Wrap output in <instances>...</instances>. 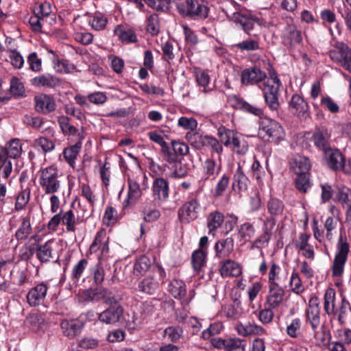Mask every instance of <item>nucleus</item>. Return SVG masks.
<instances>
[{
  "instance_id": "obj_1",
  "label": "nucleus",
  "mask_w": 351,
  "mask_h": 351,
  "mask_svg": "<svg viewBox=\"0 0 351 351\" xmlns=\"http://www.w3.org/2000/svg\"><path fill=\"white\" fill-rule=\"evenodd\" d=\"M179 14L184 18L203 21L208 16L209 8L195 0H184L177 4Z\"/></svg>"
},
{
  "instance_id": "obj_2",
  "label": "nucleus",
  "mask_w": 351,
  "mask_h": 351,
  "mask_svg": "<svg viewBox=\"0 0 351 351\" xmlns=\"http://www.w3.org/2000/svg\"><path fill=\"white\" fill-rule=\"evenodd\" d=\"M260 132H265L263 138L271 142L278 143L284 138V130L276 121L269 118H261L259 121Z\"/></svg>"
},
{
  "instance_id": "obj_3",
  "label": "nucleus",
  "mask_w": 351,
  "mask_h": 351,
  "mask_svg": "<svg viewBox=\"0 0 351 351\" xmlns=\"http://www.w3.org/2000/svg\"><path fill=\"white\" fill-rule=\"evenodd\" d=\"M58 178V169L52 166L41 171L39 183L45 194L54 193L58 191L60 182Z\"/></svg>"
},
{
  "instance_id": "obj_4",
  "label": "nucleus",
  "mask_w": 351,
  "mask_h": 351,
  "mask_svg": "<svg viewBox=\"0 0 351 351\" xmlns=\"http://www.w3.org/2000/svg\"><path fill=\"white\" fill-rule=\"evenodd\" d=\"M231 20L239 24L243 32L248 36H256L252 34L254 28V23L261 25V20L250 12H235L232 14Z\"/></svg>"
},
{
  "instance_id": "obj_5",
  "label": "nucleus",
  "mask_w": 351,
  "mask_h": 351,
  "mask_svg": "<svg viewBox=\"0 0 351 351\" xmlns=\"http://www.w3.org/2000/svg\"><path fill=\"white\" fill-rule=\"evenodd\" d=\"M189 153V146L180 141L172 140L171 146L168 145L167 151H165L163 156L167 162L170 164L180 163L182 158Z\"/></svg>"
},
{
  "instance_id": "obj_6",
  "label": "nucleus",
  "mask_w": 351,
  "mask_h": 351,
  "mask_svg": "<svg viewBox=\"0 0 351 351\" xmlns=\"http://www.w3.org/2000/svg\"><path fill=\"white\" fill-rule=\"evenodd\" d=\"M350 247L348 243H338L337 251L332 267V276L340 277L343 274L344 266L347 261Z\"/></svg>"
},
{
  "instance_id": "obj_7",
  "label": "nucleus",
  "mask_w": 351,
  "mask_h": 351,
  "mask_svg": "<svg viewBox=\"0 0 351 351\" xmlns=\"http://www.w3.org/2000/svg\"><path fill=\"white\" fill-rule=\"evenodd\" d=\"M208 234L213 239H218L217 241H228V238L223 239L219 238V232L224 221V216L219 211L215 210L210 213L206 218Z\"/></svg>"
},
{
  "instance_id": "obj_8",
  "label": "nucleus",
  "mask_w": 351,
  "mask_h": 351,
  "mask_svg": "<svg viewBox=\"0 0 351 351\" xmlns=\"http://www.w3.org/2000/svg\"><path fill=\"white\" fill-rule=\"evenodd\" d=\"M290 112L301 120L310 117L309 106L304 99L298 94H294L289 102Z\"/></svg>"
},
{
  "instance_id": "obj_9",
  "label": "nucleus",
  "mask_w": 351,
  "mask_h": 351,
  "mask_svg": "<svg viewBox=\"0 0 351 351\" xmlns=\"http://www.w3.org/2000/svg\"><path fill=\"white\" fill-rule=\"evenodd\" d=\"M34 109L40 114H47L53 112L56 108V104L52 95L41 93L34 96Z\"/></svg>"
},
{
  "instance_id": "obj_10",
  "label": "nucleus",
  "mask_w": 351,
  "mask_h": 351,
  "mask_svg": "<svg viewBox=\"0 0 351 351\" xmlns=\"http://www.w3.org/2000/svg\"><path fill=\"white\" fill-rule=\"evenodd\" d=\"M306 322L311 325L314 331L320 324V308L317 297H312L308 301V306L306 310Z\"/></svg>"
},
{
  "instance_id": "obj_11",
  "label": "nucleus",
  "mask_w": 351,
  "mask_h": 351,
  "mask_svg": "<svg viewBox=\"0 0 351 351\" xmlns=\"http://www.w3.org/2000/svg\"><path fill=\"white\" fill-rule=\"evenodd\" d=\"M266 77V73L259 67L254 66L243 70L241 82L245 86L254 85L263 82Z\"/></svg>"
},
{
  "instance_id": "obj_12",
  "label": "nucleus",
  "mask_w": 351,
  "mask_h": 351,
  "mask_svg": "<svg viewBox=\"0 0 351 351\" xmlns=\"http://www.w3.org/2000/svg\"><path fill=\"white\" fill-rule=\"evenodd\" d=\"M329 55L333 61L341 62V66L351 73V49L346 45L339 44Z\"/></svg>"
},
{
  "instance_id": "obj_13",
  "label": "nucleus",
  "mask_w": 351,
  "mask_h": 351,
  "mask_svg": "<svg viewBox=\"0 0 351 351\" xmlns=\"http://www.w3.org/2000/svg\"><path fill=\"white\" fill-rule=\"evenodd\" d=\"M330 138V134L327 128L321 126L315 128L311 140L318 149L325 152L331 148L329 143Z\"/></svg>"
},
{
  "instance_id": "obj_14",
  "label": "nucleus",
  "mask_w": 351,
  "mask_h": 351,
  "mask_svg": "<svg viewBox=\"0 0 351 351\" xmlns=\"http://www.w3.org/2000/svg\"><path fill=\"white\" fill-rule=\"evenodd\" d=\"M48 287L47 284L42 282L32 287L27 294V302L30 306H38L44 302Z\"/></svg>"
},
{
  "instance_id": "obj_15",
  "label": "nucleus",
  "mask_w": 351,
  "mask_h": 351,
  "mask_svg": "<svg viewBox=\"0 0 351 351\" xmlns=\"http://www.w3.org/2000/svg\"><path fill=\"white\" fill-rule=\"evenodd\" d=\"M285 295L284 289L278 284L269 285L265 305L271 307V308H276L282 303Z\"/></svg>"
},
{
  "instance_id": "obj_16",
  "label": "nucleus",
  "mask_w": 351,
  "mask_h": 351,
  "mask_svg": "<svg viewBox=\"0 0 351 351\" xmlns=\"http://www.w3.org/2000/svg\"><path fill=\"white\" fill-rule=\"evenodd\" d=\"M123 314V308L119 304L110 306L108 308L99 313L98 319L106 324H115Z\"/></svg>"
},
{
  "instance_id": "obj_17",
  "label": "nucleus",
  "mask_w": 351,
  "mask_h": 351,
  "mask_svg": "<svg viewBox=\"0 0 351 351\" xmlns=\"http://www.w3.org/2000/svg\"><path fill=\"white\" fill-rule=\"evenodd\" d=\"M265 88L263 90L265 101L271 110H277L280 106L278 101L279 88L278 86L271 84L269 81H267L264 84Z\"/></svg>"
},
{
  "instance_id": "obj_18",
  "label": "nucleus",
  "mask_w": 351,
  "mask_h": 351,
  "mask_svg": "<svg viewBox=\"0 0 351 351\" xmlns=\"http://www.w3.org/2000/svg\"><path fill=\"white\" fill-rule=\"evenodd\" d=\"M327 166L334 171H341L343 167L345 157L337 149L330 148L324 152Z\"/></svg>"
},
{
  "instance_id": "obj_19",
  "label": "nucleus",
  "mask_w": 351,
  "mask_h": 351,
  "mask_svg": "<svg viewBox=\"0 0 351 351\" xmlns=\"http://www.w3.org/2000/svg\"><path fill=\"white\" fill-rule=\"evenodd\" d=\"M235 329L237 333L243 337L267 335V330L254 322L238 323Z\"/></svg>"
},
{
  "instance_id": "obj_20",
  "label": "nucleus",
  "mask_w": 351,
  "mask_h": 351,
  "mask_svg": "<svg viewBox=\"0 0 351 351\" xmlns=\"http://www.w3.org/2000/svg\"><path fill=\"white\" fill-rule=\"evenodd\" d=\"M351 312V305L349 301L343 295H340L338 300L337 308L334 311L332 316H334L340 325H345L347 322L349 313Z\"/></svg>"
},
{
  "instance_id": "obj_21",
  "label": "nucleus",
  "mask_w": 351,
  "mask_h": 351,
  "mask_svg": "<svg viewBox=\"0 0 351 351\" xmlns=\"http://www.w3.org/2000/svg\"><path fill=\"white\" fill-rule=\"evenodd\" d=\"M219 270L223 278L238 277L242 273L241 266L230 259L220 262Z\"/></svg>"
},
{
  "instance_id": "obj_22",
  "label": "nucleus",
  "mask_w": 351,
  "mask_h": 351,
  "mask_svg": "<svg viewBox=\"0 0 351 351\" xmlns=\"http://www.w3.org/2000/svg\"><path fill=\"white\" fill-rule=\"evenodd\" d=\"M78 141L73 145L64 149L63 152L66 161L71 166L75 165V160L82 148V140L84 138V130L82 128L81 132L77 134Z\"/></svg>"
},
{
  "instance_id": "obj_23",
  "label": "nucleus",
  "mask_w": 351,
  "mask_h": 351,
  "mask_svg": "<svg viewBox=\"0 0 351 351\" xmlns=\"http://www.w3.org/2000/svg\"><path fill=\"white\" fill-rule=\"evenodd\" d=\"M199 204L196 199H192L186 202L178 211L180 218L189 222L191 220H194L197 217V210Z\"/></svg>"
},
{
  "instance_id": "obj_24",
  "label": "nucleus",
  "mask_w": 351,
  "mask_h": 351,
  "mask_svg": "<svg viewBox=\"0 0 351 351\" xmlns=\"http://www.w3.org/2000/svg\"><path fill=\"white\" fill-rule=\"evenodd\" d=\"M302 37L301 32L297 29L294 25H287L283 35V44L288 47H293L295 45L302 43Z\"/></svg>"
},
{
  "instance_id": "obj_25",
  "label": "nucleus",
  "mask_w": 351,
  "mask_h": 351,
  "mask_svg": "<svg viewBox=\"0 0 351 351\" xmlns=\"http://www.w3.org/2000/svg\"><path fill=\"white\" fill-rule=\"evenodd\" d=\"M36 250L37 258L42 262L49 261L52 257V250L47 243H45L43 245L37 246L36 247H29L28 252L23 254L24 258H29L34 253V250Z\"/></svg>"
},
{
  "instance_id": "obj_26",
  "label": "nucleus",
  "mask_w": 351,
  "mask_h": 351,
  "mask_svg": "<svg viewBox=\"0 0 351 351\" xmlns=\"http://www.w3.org/2000/svg\"><path fill=\"white\" fill-rule=\"evenodd\" d=\"M231 99L234 101V108L236 109L251 113L260 118L263 115V110L261 108L250 104L243 98L236 95H232Z\"/></svg>"
},
{
  "instance_id": "obj_27",
  "label": "nucleus",
  "mask_w": 351,
  "mask_h": 351,
  "mask_svg": "<svg viewBox=\"0 0 351 351\" xmlns=\"http://www.w3.org/2000/svg\"><path fill=\"white\" fill-rule=\"evenodd\" d=\"M267 208L269 214V217L278 219L282 221L284 220L285 204L282 201L278 198L272 197L268 201Z\"/></svg>"
},
{
  "instance_id": "obj_28",
  "label": "nucleus",
  "mask_w": 351,
  "mask_h": 351,
  "mask_svg": "<svg viewBox=\"0 0 351 351\" xmlns=\"http://www.w3.org/2000/svg\"><path fill=\"white\" fill-rule=\"evenodd\" d=\"M207 243H199L198 250L192 254V266L194 270L199 271L206 263Z\"/></svg>"
},
{
  "instance_id": "obj_29",
  "label": "nucleus",
  "mask_w": 351,
  "mask_h": 351,
  "mask_svg": "<svg viewBox=\"0 0 351 351\" xmlns=\"http://www.w3.org/2000/svg\"><path fill=\"white\" fill-rule=\"evenodd\" d=\"M324 310L328 316H332L334 311L337 308V302L336 299V291L332 288H328L324 295Z\"/></svg>"
},
{
  "instance_id": "obj_30",
  "label": "nucleus",
  "mask_w": 351,
  "mask_h": 351,
  "mask_svg": "<svg viewBox=\"0 0 351 351\" xmlns=\"http://www.w3.org/2000/svg\"><path fill=\"white\" fill-rule=\"evenodd\" d=\"M233 180L232 188L234 191L237 190L239 192L247 191L250 180L245 175L241 166H239L235 171Z\"/></svg>"
},
{
  "instance_id": "obj_31",
  "label": "nucleus",
  "mask_w": 351,
  "mask_h": 351,
  "mask_svg": "<svg viewBox=\"0 0 351 351\" xmlns=\"http://www.w3.org/2000/svg\"><path fill=\"white\" fill-rule=\"evenodd\" d=\"M32 84L35 86H44L53 88L59 85L60 81L56 77L50 74L41 75L34 77L32 80Z\"/></svg>"
},
{
  "instance_id": "obj_32",
  "label": "nucleus",
  "mask_w": 351,
  "mask_h": 351,
  "mask_svg": "<svg viewBox=\"0 0 351 351\" xmlns=\"http://www.w3.org/2000/svg\"><path fill=\"white\" fill-rule=\"evenodd\" d=\"M82 323L77 320H64L61 323V328L64 335L69 337H73L81 331Z\"/></svg>"
},
{
  "instance_id": "obj_33",
  "label": "nucleus",
  "mask_w": 351,
  "mask_h": 351,
  "mask_svg": "<svg viewBox=\"0 0 351 351\" xmlns=\"http://www.w3.org/2000/svg\"><path fill=\"white\" fill-rule=\"evenodd\" d=\"M283 221L267 217L264 221V241H269L271 239L272 235L275 234L278 230L280 222Z\"/></svg>"
},
{
  "instance_id": "obj_34",
  "label": "nucleus",
  "mask_w": 351,
  "mask_h": 351,
  "mask_svg": "<svg viewBox=\"0 0 351 351\" xmlns=\"http://www.w3.org/2000/svg\"><path fill=\"white\" fill-rule=\"evenodd\" d=\"M22 147L19 139L10 141L5 149H2L0 155H3L9 158H16L21 154Z\"/></svg>"
},
{
  "instance_id": "obj_35",
  "label": "nucleus",
  "mask_w": 351,
  "mask_h": 351,
  "mask_svg": "<svg viewBox=\"0 0 351 351\" xmlns=\"http://www.w3.org/2000/svg\"><path fill=\"white\" fill-rule=\"evenodd\" d=\"M168 289L173 297L178 300H183L186 293V285L180 280H171L169 284Z\"/></svg>"
},
{
  "instance_id": "obj_36",
  "label": "nucleus",
  "mask_w": 351,
  "mask_h": 351,
  "mask_svg": "<svg viewBox=\"0 0 351 351\" xmlns=\"http://www.w3.org/2000/svg\"><path fill=\"white\" fill-rule=\"evenodd\" d=\"M153 191L159 199H165L169 194V183L162 178H158L153 183Z\"/></svg>"
},
{
  "instance_id": "obj_37",
  "label": "nucleus",
  "mask_w": 351,
  "mask_h": 351,
  "mask_svg": "<svg viewBox=\"0 0 351 351\" xmlns=\"http://www.w3.org/2000/svg\"><path fill=\"white\" fill-rule=\"evenodd\" d=\"M223 309L226 316L230 319H237L242 314L241 302L238 299H234L232 303L225 305Z\"/></svg>"
},
{
  "instance_id": "obj_38",
  "label": "nucleus",
  "mask_w": 351,
  "mask_h": 351,
  "mask_svg": "<svg viewBox=\"0 0 351 351\" xmlns=\"http://www.w3.org/2000/svg\"><path fill=\"white\" fill-rule=\"evenodd\" d=\"M44 317L38 313H30L25 320V324L32 331H38L44 324Z\"/></svg>"
},
{
  "instance_id": "obj_39",
  "label": "nucleus",
  "mask_w": 351,
  "mask_h": 351,
  "mask_svg": "<svg viewBox=\"0 0 351 351\" xmlns=\"http://www.w3.org/2000/svg\"><path fill=\"white\" fill-rule=\"evenodd\" d=\"M152 265V261L146 256H142L134 263V274L136 276H143Z\"/></svg>"
},
{
  "instance_id": "obj_40",
  "label": "nucleus",
  "mask_w": 351,
  "mask_h": 351,
  "mask_svg": "<svg viewBox=\"0 0 351 351\" xmlns=\"http://www.w3.org/2000/svg\"><path fill=\"white\" fill-rule=\"evenodd\" d=\"M159 287V284L156 280L149 277L144 278L138 284V289L140 291L147 294H154Z\"/></svg>"
},
{
  "instance_id": "obj_41",
  "label": "nucleus",
  "mask_w": 351,
  "mask_h": 351,
  "mask_svg": "<svg viewBox=\"0 0 351 351\" xmlns=\"http://www.w3.org/2000/svg\"><path fill=\"white\" fill-rule=\"evenodd\" d=\"M58 122L64 135H77L80 132L74 125L71 124V119L66 116L59 117Z\"/></svg>"
},
{
  "instance_id": "obj_42",
  "label": "nucleus",
  "mask_w": 351,
  "mask_h": 351,
  "mask_svg": "<svg viewBox=\"0 0 351 351\" xmlns=\"http://www.w3.org/2000/svg\"><path fill=\"white\" fill-rule=\"evenodd\" d=\"M114 34L119 36V39L121 40L122 42H125L126 43L137 42L136 34L131 29L125 30L121 25H119L114 29Z\"/></svg>"
},
{
  "instance_id": "obj_43",
  "label": "nucleus",
  "mask_w": 351,
  "mask_h": 351,
  "mask_svg": "<svg viewBox=\"0 0 351 351\" xmlns=\"http://www.w3.org/2000/svg\"><path fill=\"white\" fill-rule=\"evenodd\" d=\"M204 137L205 136H202L195 131L189 132L186 134V139L190 145L196 149H201L205 146L204 140H206V138H204Z\"/></svg>"
},
{
  "instance_id": "obj_44",
  "label": "nucleus",
  "mask_w": 351,
  "mask_h": 351,
  "mask_svg": "<svg viewBox=\"0 0 351 351\" xmlns=\"http://www.w3.org/2000/svg\"><path fill=\"white\" fill-rule=\"evenodd\" d=\"M294 163L295 165L294 167L295 174L308 173L311 165L307 157L299 156L295 158Z\"/></svg>"
},
{
  "instance_id": "obj_45",
  "label": "nucleus",
  "mask_w": 351,
  "mask_h": 351,
  "mask_svg": "<svg viewBox=\"0 0 351 351\" xmlns=\"http://www.w3.org/2000/svg\"><path fill=\"white\" fill-rule=\"evenodd\" d=\"M351 198V189L345 186H338L334 202L340 203L343 208Z\"/></svg>"
},
{
  "instance_id": "obj_46",
  "label": "nucleus",
  "mask_w": 351,
  "mask_h": 351,
  "mask_svg": "<svg viewBox=\"0 0 351 351\" xmlns=\"http://www.w3.org/2000/svg\"><path fill=\"white\" fill-rule=\"evenodd\" d=\"M128 199L124 203H128L130 200L136 202L141 196L139 184L135 180L128 178Z\"/></svg>"
},
{
  "instance_id": "obj_47",
  "label": "nucleus",
  "mask_w": 351,
  "mask_h": 351,
  "mask_svg": "<svg viewBox=\"0 0 351 351\" xmlns=\"http://www.w3.org/2000/svg\"><path fill=\"white\" fill-rule=\"evenodd\" d=\"M295 180V185L296 189L302 193H305L308 189L311 187L309 174L298 173Z\"/></svg>"
},
{
  "instance_id": "obj_48",
  "label": "nucleus",
  "mask_w": 351,
  "mask_h": 351,
  "mask_svg": "<svg viewBox=\"0 0 351 351\" xmlns=\"http://www.w3.org/2000/svg\"><path fill=\"white\" fill-rule=\"evenodd\" d=\"M289 287L291 291L298 295L302 293L305 290L302 280L299 274L296 272H293L291 274L289 280Z\"/></svg>"
},
{
  "instance_id": "obj_49",
  "label": "nucleus",
  "mask_w": 351,
  "mask_h": 351,
  "mask_svg": "<svg viewBox=\"0 0 351 351\" xmlns=\"http://www.w3.org/2000/svg\"><path fill=\"white\" fill-rule=\"evenodd\" d=\"M217 134L220 141L223 143L225 146H228L231 144V141L234 136L237 134V132L221 125L217 130Z\"/></svg>"
},
{
  "instance_id": "obj_50",
  "label": "nucleus",
  "mask_w": 351,
  "mask_h": 351,
  "mask_svg": "<svg viewBox=\"0 0 351 351\" xmlns=\"http://www.w3.org/2000/svg\"><path fill=\"white\" fill-rule=\"evenodd\" d=\"M322 199L323 202H328L330 199L335 200L336 191L338 185H330L327 183L322 184Z\"/></svg>"
},
{
  "instance_id": "obj_51",
  "label": "nucleus",
  "mask_w": 351,
  "mask_h": 351,
  "mask_svg": "<svg viewBox=\"0 0 351 351\" xmlns=\"http://www.w3.org/2000/svg\"><path fill=\"white\" fill-rule=\"evenodd\" d=\"M30 220L28 217H25L23 220L21 227L16 232V238L17 240L26 239L31 232Z\"/></svg>"
},
{
  "instance_id": "obj_52",
  "label": "nucleus",
  "mask_w": 351,
  "mask_h": 351,
  "mask_svg": "<svg viewBox=\"0 0 351 351\" xmlns=\"http://www.w3.org/2000/svg\"><path fill=\"white\" fill-rule=\"evenodd\" d=\"M30 189L27 188L19 193L15 203V210H21L25 208L29 201Z\"/></svg>"
},
{
  "instance_id": "obj_53",
  "label": "nucleus",
  "mask_w": 351,
  "mask_h": 351,
  "mask_svg": "<svg viewBox=\"0 0 351 351\" xmlns=\"http://www.w3.org/2000/svg\"><path fill=\"white\" fill-rule=\"evenodd\" d=\"M273 309L265 305V308L258 312V318L263 324L266 325L272 322L274 317Z\"/></svg>"
},
{
  "instance_id": "obj_54",
  "label": "nucleus",
  "mask_w": 351,
  "mask_h": 351,
  "mask_svg": "<svg viewBox=\"0 0 351 351\" xmlns=\"http://www.w3.org/2000/svg\"><path fill=\"white\" fill-rule=\"evenodd\" d=\"M223 326L220 322H215L210 325V326L203 330L202 332V337L205 339H210L214 335H216L222 330Z\"/></svg>"
},
{
  "instance_id": "obj_55",
  "label": "nucleus",
  "mask_w": 351,
  "mask_h": 351,
  "mask_svg": "<svg viewBox=\"0 0 351 351\" xmlns=\"http://www.w3.org/2000/svg\"><path fill=\"white\" fill-rule=\"evenodd\" d=\"M215 249L219 257L228 256L233 250V243H215Z\"/></svg>"
},
{
  "instance_id": "obj_56",
  "label": "nucleus",
  "mask_w": 351,
  "mask_h": 351,
  "mask_svg": "<svg viewBox=\"0 0 351 351\" xmlns=\"http://www.w3.org/2000/svg\"><path fill=\"white\" fill-rule=\"evenodd\" d=\"M297 248L305 258L313 261L315 258L314 247L309 243H297Z\"/></svg>"
},
{
  "instance_id": "obj_57",
  "label": "nucleus",
  "mask_w": 351,
  "mask_h": 351,
  "mask_svg": "<svg viewBox=\"0 0 351 351\" xmlns=\"http://www.w3.org/2000/svg\"><path fill=\"white\" fill-rule=\"evenodd\" d=\"M231 144L233 146L234 152L239 154H244L247 151V145L246 141L241 139L238 136V134H235L231 141Z\"/></svg>"
},
{
  "instance_id": "obj_58",
  "label": "nucleus",
  "mask_w": 351,
  "mask_h": 351,
  "mask_svg": "<svg viewBox=\"0 0 351 351\" xmlns=\"http://www.w3.org/2000/svg\"><path fill=\"white\" fill-rule=\"evenodd\" d=\"M239 234L240 236V239H243L244 241H249L254 235V229L253 226L250 223H243L239 229Z\"/></svg>"
},
{
  "instance_id": "obj_59",
  "label": "nucleus",
  "mask_w": 351,
  "mask_h": 351,
  "mask_svg": "<svg viewBox=\"0 0 351 351\" xmlns=\"http://www.w3.org/2000/svg\"><path fill=\"white\" fill-rule=\"evenodd\" d=\"M12 171V165L9 158L0 155V171L4 178L10 177Z\"/></svg>"
},
{
  "instance_id": "obj_60",
  "label": "nucleus",
  "mask_w": 351,
  "mask_h": 351,
  "mask_svg": "<svg viewBox=\"0 0 351 351\" xmlns=\"http://www.w3.org/2000/svg\"><path fill=\"white\" fill-rule=\"evenodd\" d=\"M88 265L87 260L83 258L80 260L73 268L72 269V280L75 282H78L79 279L81 278L82 274H83L86 267Z\"/></svg>"
},
{
  "instance_id": "obj_61",
  "label": "nucleus",
  "mask_w": 351,
  "mask_h": 351,
  "mask_svg": "<svg viewBox=\"0 0 351 351\" xmlns=\"http://www.w3.org/2000/svg\"><path fill=\"white\" fill-rule=\"evenodd\" d=\"M62 221L68 231L75 230V219L73 210H69L61 215Z\"/></svg>"
},
{
  "instance_id": "obj_62",
  "label": "nucleus",
  "mask_w": 351,
  "mask_h": 351,
  "mask_svg": "<svg viewBox=\"0 0 351 351\" xmlns=\"http://www.w3.org/2000/svg\"><path fill=\"white\" fill-rule=\"evenodd\" d=\"M10 90L11 94L15 97H21L25 93L23 84L16 77L12 79Z\"/></svg>"
},
{
  "instance_id": "obj_63",
  "label": "nucleus",
  "mask_w": 351,
  "mask_h": 351,
  "mask_svg": "<svg viewBox=\"0 0 351 351\" xmlns=\"http://www.w3.org/2000/svg\"><path fill=\"white\" fill-rule=\"evenodd\" d=\"M183 332L180 327L169 326L165 330V335L173 341H178Z\"/></svg>"
},
{
  "instance_id": "obj_64",
  "label": "nucleus",
  "mask_w": 351,
  "mask_h": 351,
  "mask_svg": "<svg viewBox=\"0 0 351 351\" xmlns=\"http://www.w3.org/2000/svg\"><path fill=\"white\" fill-rule=\"evenodd\" d=\"M226 351H245L244 340L239 338L230 339L229 344H227Z\"/></svg>"
}]
</instances>
